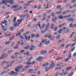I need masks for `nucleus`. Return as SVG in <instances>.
I'll use <instances>...</instances> for the list:
<instances>
[{"label": "nucleus", "mask_w": 76, "mask_h": 76, "mask_svg": "<svg viewBox=\"0 0 76 76\" xmlns=\"http://www.w3.org/2000/svg\"><path fill=\"white\" fill-rule=\"evenodd\" d=\"M9 0H3L2 1L0 2V3L1 4H5V6H7V2L8 3H10V4H13L14 3V0H10L9 1H8Z\"/></svg>", "instance_id": "obj_1"}, {"label": "nucleus", "mask_w": 76, "mask_h": 76, "mask_svg": "<svg viewBox=\"0 0 76 76\" xmlns=\"http://www.w3.org/2000/svg\"><path fill=\"white\" fill-rule=\"evenodd\" d=\"M23 67V65H20L16 67V68L15 69V70L17 72H20V71L19 70V69H22Z\"/></svg>", "instance_id": "obj_2"}, {"label": "nucleus", "mask_w": 76, "mask_h": 76, "mask_svg": "<svg viewBox=\"0 0 76 76\" xmlns=\"http://www.w3.org/2000/svg\"><path fill=\"white\" fill-rule=\"evenodd\" d=\"M51 63H52V64L50 65L49 67V69H52L55 66V64L54 63L53 61H51Z\"/></svg>", "instance_id": "obj_3"}, {"label": "nucleus", "mask_w": 76, "mask_h": 76, "mask_svg": "<svg viewBox=\"0 0 76 76\" xmlns=\"http://www.w3.org/2000/svg\"><path fill=\"white\" fill-rule=\"evenodd\" d=\"M17 72H15L14 71H11L10 73V75L11 76H12V75H14V76H17Z\"/></svg>", "instance_id": "obj_4"}, {"label": "nucleus", "mask_w": 76, "mask_h": 76, "mask_svg": "<svg viewBox=\"0 0 76 76\" xmlns=\"http://www.w3.org/2000/svg\"><path fill=\"white\" fill-rule=\"evenodd\" d=\"M7 56L5 54H3L1 56V57H0V60H2V59H4Z\"/></svg>", "instance_id": "obj_5"}, {"label": "nucleus", "mask_w": 76, "mask_h": 76, "mask_svg": "<svg viewBox=\"0 0 76 76\" xmlns=\"http://www.w3.org/2000/svg\"><path fill=\"white\" fill-rule=\"evenodd\" d=\"M5 63V64H8V63H9V61L7 62L6 61H3L1 63V66H4Z\"/></svg>", "instance_id": "obj_6"}, {"label": "nucleus", "mask_w": 76, "mask_h": 76, "mask_svg": "<svg viewBox=\"0 0 76 76\" xmlns=\"http://www.w3.org/2000/svg\"><path fill=\"white\" fill-rule=\"evenodd\" d=\"M30 35H29L28 37V36H25V39L26 40H27V39H28V40L29 41V40H30Z\"/></svg>", "instance_id": "obj_7"}, {"label": "nucleus", "mask_w": 76, "mask_h": 76, "mask_svg": "<svg viewBox=\"0 0 76 76\" xmlns=\"http://www.w3.org/2000/svg\"><path fill=\"white\" fill-rule=\"evenodd\" d=\"M67 21H72V22H74V19L73 18H69L67 19Z\"/></svg>", "instance_id": "obj_8"}, {"label": "nucleus", "mask_w": 76, "mask_h": 76, "mask_svg": "<svg viewBox=\"0 0 76 76\" xmlns=\"http://www.w3.org/2000/svg\"><path fill=\"white\" fill-rule=\"evenodd\" d=\"M46 50L45 51H40V54H42V55H44L45 53H46Z\"/></svg>", "instance_id": "obj_9"}, {"label": "nucleus", "mask_w": 76, "mask_h": 76, "mask_svg": "<svg viewBox=\"0 0 76 76\" xmlns=\"http://www.w3.org/2000/svg\"><path fill=\"white\" fill-rule=\"evenodd\" d=\"M54 18L55 19H53V22H54V23H55L56 22V20L57 19V18L56 17H55Z\"/></svg>", "instance_id": "obj_10"}, {"label": "nucleus", "mask_w": 76, "mask_h": 76, "mask_svg": "<svg viewBox=\"0 0 76 76\" xmlns=\"http://www.w3.org/2000/svg\"><path fill=\"white\" fill-rule=\"evenodd\" d=\"M20 24L19 23L18 24V23H15V24L14 25V26L16 27H18L19 26V25Z\"/></svg>", "instance_id": "obj_11"}, {"label": "nucleus", "mask_w": 76, "mask_h": 76, "mask_svg": "<svg viewBox=\"0 0 76 76\" xmlns=\"http://www.w3.org/2000/svg\"><path fill=\"white\" fill-rule=\"evenodd\" d=\"M36 48V47L35 46H33V45H31V48H30V50H34Z\"/></svg>", "instance_id": "obj_12"}, {"label": "nucleus", "mask_w": 76, "mask_h": 76, "mask_svg": "<svg viewBox=\"0 0 76 76\" xmlns=\"http://www.w3.org/2000/svg\"><path fill=\"white\" fill-rule=\"evenodd\" d=\"M42 58L41 57H40L39 58H37L36 60L37 61H41V60H42Z\"/></svg>", "instance_id": "obj_13"}, {"label": "nucleus", "mask_w": 76, "mask_h": 76, "mask_svg": "<svg viewBox=\"0 0 76 76\" xmlns=\"http://www.w3.org/2000/svg\"><path fill=\"white\" fill-rule=\"evenodd\" d=\"M33 2H34V0H31L30 1H27V3H28L29 5H30V4L31 3H33Z\"/></svg>", "instance_id": "obj_14"}, {"label": "nucleus", "mask_w": 76, "mask_h": 76, "mask_svg": "<svg viewBox=\"0 0 76 76\" xmlns=\"http://www.w3.org/2000/svg\"><path fill=\"white\" fill-rule=\"evenodd\" d=\"M65 41V39H62L60 40H59L58 42L59 43V42H63V41Z\"/></svg>", "instance_id": "obj_15"}, {"label": "nucleus", "mask_w": 76, "mask_h": 76, "mask_svg": "<svg viewBox=\"0 0 76 76\" xmlns=\"http://www.w3.org/2000/svg\"><path fill=\"white\" fill-rule=\"evenodd\" d=\"M16 19H17L16 17H15L14 18V19L13 20V23H15V22H16Z\"/></svg>", "instance_id": "obj_16"}, {"label": "nucleus", "mask_w": 76, "mask_h": 76, "mask_svg": "<svg viewBox=\"0 0 76 76\" xmlns=\"http://www.w3.org/2000/svg\"><path fill=\"white\" fill-rule=\"evenodd\" d=\"M72 69V67L69 66L67 67L66 69V70H71Z\"/></svg>", "instance_id": "obj_17"}, {"label": "nucleus", "mask_w": 76, "mask_h": 76, "mask_svg": "<svg viewBox=\"0 0 76 76\" xmlns=\"http://www.w3.org/2000/svg\"><path fill=\"white\" fill-rule=\"evenodd\" d=\"M65 25H66V23H65L61 24L60 25L59 27V28H61V27H62V26H64Z\"/></svg>", "instance_id": "obj_18"}, {"label": "nucleus", "mask_w": 76, "mask_h": 76, "mask_svg": "<svg viewBox=\"0 0 76 76\" xmlns=\"http://www.w3.org/2000/svg\"><path fill=\"white\" fill-rule=\"evenodd\" d=\"M17 7L18 6L16 5H14L12 7V9H16V8H17Z\"/></svg>", "instance_id": "obj_19"}, {"label": "nucleus", "mask_w": 76, "mask_h": 76, "mask_svg": "<svg viewBox=\"0 0 76 76\" xmlns=\"http://www.w3.org/2000/svg\"><path fill=\"white\" fill-rule=\"evenodd\" d=\"M74 34H75V33L74 32H73V33H72V34L70 36V38H72V37H73V36L74 35Z\"/></svg>", "instance_id": "obj_20"}, {"label": "nucleus", "mask_w": 76, "mask_h": 76, "mask_svg": "<svg viewBox=\"0 0 76 76\" xmlns=\"http://www.w3.org/2000/svg\"><path fill=\"white\" fill-rule=\"evenodd\" d=\"M60 35H58L56 37V39H60Z\"/></svg>", "instance_id": "obj_21"}, {"label": "nucleus", "mask_w": 76, "mask_h": 76, "mask_svg": "<svg viewBox=\"0 0 76 76\" xmlns=\"http://www.w3.org/2000/svg\"><path fill=\"white\" fill-rule=\"evenodd\" d=\"M53 1H50L49 2H48V3H47V4H51L52 3H53Z\"/></svg>", "instance_id": "obj_22"}, {"label": "nucleus", "mask_w": 76, "mask_h": 76, "mask_svg": "<svg viewBox=\"0 0 76 76\" xmlns=\"http://www.w3.org/2000/svg\"><path fill=\"white\" fill-rule=\"evenodd\" d=\"M62 12V11H61L59 12H57L56 13V14L57 15H60V14H61Z\"/></svg>", "instance_id": "obj_23"}, {"label": "nucleus", "mask_w": 76, "mask_h": 76, "mask_svg": "<svg viewBox=\"0 0 76 76\" xmlns=\"http://www.w3.org/2000/svg\"><path fill=\"white\" fill-rule=\"evenodd\" d=\"M14 38H15V36H14L13 37H11L10 38V41H12V39H14Z\"/></svg>", "instance_id": "obj_24"}, {"label": "nucleus", "mask_w": 76, "mask_h": 76, "mask_svg": "<svg viewBox=\"0 0 76 76\" xmlns=\"http://www.w3.org/2000/svg\"><path fill=\"white\" fill-rule=\"evenodd\" d=\"M54 49H51V50H50L48 52L49 54H50V53H52Z\"/></svg>", "instance_id": "obj_25"}, {"label": "nucleus", "mask_w": 76, "mask_h": 76, "mask_svg": "<svg viewBox=\"0 0 76 76\" xmlns=\"http://www.w3.org/2000/svg\"><path fill=\"white\" fill-rule=\"evenodd\" d=\"M58 18L59 19H63V17L61 15V16L58 17Z\"/></svg>", "instance_id": "obj_26"}, {"label": "nucleus", "mask_w": 76, "mask_h": 76, "mask_svg": "<svg viewBox=\"0 0 76 76\" xmlns=\"http://www.w3.org/2000/svg\"><path fill=\"white\" fill-rule=\"evenodd\" d=\"M72 25H73V23H71L69 26V28H71V27H72V28H74V27L73 26H73H72Z\"/></svg>", "instance_id": "obj_27"}, {"label": "nucleus", "mask_w": 76, "mask_h": 76, "mask_svg": "<svg viewBox=\"0 0 76 76\" xmlns=\"http://www.w3.org/2000/svg\"><path fill=\"white\" fill-rule=\"evenodd\" d=\"M23 19H24L23 18H21L20 20V21L18 23H19V24H20V23H21V22H22V20H23Z\"/></svg>", "instance_id": "obj_28"}, {"label": "nucleus", "mask_w": 76, "mask_h": 76, "mask_svg": "<svg viewBox=\"0 0 76 76\" xmlns=\"http://www.w3.org/2000/svg\"><path fill=\"white\" fill-rule=\"evenodd\" d=\"M61 66H60V68L56 67L55 68V70H61Z\"/></svg>", "instance_id": "obj_29"}, {"label": "nucleus", "mask_w": 76, "mask_h": 76, "mask_svg": "<svg viewBox=\"0 0 76 76\" xmlns=\"http://www.w3.org/2000/svg\"><path fill=\"white\" fill-rule=\"evenodd\" d=\"M63 31V30L61 29L60 30L58 31V34H61L62 32V31Z\"/></svg>", "instance_id": "obj_30"}, {"label": "nucleus", "mask_w": 76, "mask_h": 76, "mask_svg": "<svg viewBox=\"0 0 76 76\" xmlns=\"http://www.w3.org/2000/svg\"><path fill=\"white\" fill-rule=\"evenodd\" d=\"M36 38H38L39 37V34H36V35L35 36Z\"/></svg>", "instance_id": "obj_31"}, {"label": "nucleus", "mask_w": 76, "mask_h": 76, "mask_svg": "<svg viewBox=\"0 0 76 76\" xmlns=\"http://www.w3.org/2000/svg\"><path fill=\"white\" fill-rule=\"evenodd\" d=\"M54 24H52V26H51V29H53L54 28Z\"/></svg>", "instance_id": "obj_32"}, {"label": "nucleus", "mask_w": 76, "mask_h": 76, "mask_svg": "<svg viewBox=\"0 0 76 76\" xmlns=\"http://www.w3.org/2000/svg\"><path fill=\"white\" fill-rule=\"evenodd\" d=\"M36 26H39L40 29H41V25H40V24H39V23H37L36 25Z\"/></svg>", "instance_id": "obj_33"}, {"label": "nucleus", "mask_w": 76, "mask_h": 76, "mask_svg": "<svg viewBox=\"0 0 76 76\" xmlns=\"http://www.w3.org/2000/svg\"><path fill=\"white\" fill-rule=\"evenodd\" d=\"M31 71H33V69H29L26 72V73H30V72H31Z\"/></svg>", "instance_id": "obj_34"}, {"label": "nucleus", "mask_w": 76, "mask_h": 76, "mask_svg": "<svg viewBox=\"0 0 76 76\" xmlns=\"http://www.w3.org/2000/svg\"><path fill=\"white\" fill-rule=\"evenodd\" d=\"M12 58H17V56H13L11 57Z\"/></svg>", "instance_id": "obj_35"}, {"label": "nucleus", "mask_w": 76, "mask_h": 76, "mask_svg": "<svg viewBox=\"0 0 76 76\" xmlns=\"http://www.w3.org/2000/svg\"><path fill=\"white\" fill-rule=\"evenodd\" d=\"M35 35L34 34H32L31 35V38L32 39L33 38V37H35Z\"/></svg>", "instance_id": "obj_36"}, {"label": "nucleus", "mask_w": 76, "mask_h": 76, "mask_svg": "<svg viewBox=\"0 0 76 76\" xmlns=\"http://www.w3.org/2000/svg\"><path fill=\"white\" fill-rule=\"evenodd\" d=\"M76 48L75 47H73L71 49V51L72 52V51H73L75 50V49Z\"/></svg>", "instance_id": "obj_37"}, {"label": "nucleus", "mask_w": 76, "mask_h": 76, "mask_svg": "<svg viewBox=\"0 0 76 76\" xmlns=\"http://www.w3.org/2000/svg\"><path fill=\"white\" fill-rule=\"evenodd\" d=\"M68 57H69V58H71V57H72V54L71 53H70L68 55Z\"/></svg>", "instance_id": "obj_38"}, {"label": "nucleus", "mask_w": 76, "mask_h": 76, "mask_svg": "<svg viewBox=\"0 0 76 76\" xmlns=\"http://www.w3.org/2000/svg\"><path fill=\"white\" fill-rule=\"evenodd\" d=\"M70 58H66V60H64V61H65V62H66V61L67 62V61H68L69 60V59H70Z\"/></svg>", "instance_id": "obj_39"}, {"label": "nucleus", "mask_w": 76, "mask_h": 76, "mask_svg": "<svg viewBox=\"0 0 76 76\" xmlns=\"http://www.w3.org/2000/svg\"><path fill=\"white\" fill-rule=\"evenodd\" d=\"M56 8L57 9H59V8H61V5H57Z\"/></svg>", "instance_id": "obj_40"}, {"label": "nucleus", "mask_w": 76, "mask_h": 76, "mask_svg": "<svg viewBox=\"0 0 76 76\" xmlns=\"http://www.w3.org/2000/svg\"><path fill=\"white\" fill-rule=\"evenodd\" d=\"M46 42V40L45 39H43L42 40V43H45V42Z\"/></svg>", "instance_id": "obj_41"}, {"label": "nucleus", "mask_w": 76, "mask_h": 76, "mask_svg": "<svg viewBox=\"0 0 76 76\" xmlns=\"http://www.w3.org/2000/svg\"><path fill=\"white\" fill-rule=\"evenodd\" d=\"M19 48V47H18V46L17 45L14 47L13 48L14 49H17V48Z\"/></svg>", "instance_id": "obj_42"}, {"label": "nucleus", "mask_w": 76, "mask_h": 76, "mask_svg": "<svg viewBox=\"0 0 76 76\" xmlns=\"http://www.w3.org/2000/svg\"><path fill=\"white\" fill-rule=\"evenodd\" d=\"M23 6H29V5L28 3V4H23Z\"/></svg>", "instance_id": "obj_43"}, {"label": "nucleus", "mask_w": 76, "mask_h": 76, "mask_svg": "<svg viewBox=\"0 0 76 76\" xmlns=\"http://www.w3.org/2000/svg\"><path fill=\"white\" fill-rule=\"evenodd\" d=\"M76 45V43H75L73 44H72L71 45V47H73L74 46H75Z\"/></svg>", "instance_id": "obj_44"}, {"label": "nucleus", "mask_w": 76, "mask_h": 76, "mask_svg": "<svg viewBox=\"0 0 76 76\" xmlns=\"http://www.w3.org/2000/svg\"><path fill=\"white\" fill-rule=\"evenodd\" d=\"M2 29L4 31H6L7 29V28H5L4 29L3 28H2Z\"/></svg>", "instance_id": "obj_45"}, {"label": "nucleus", "mask_w": 76, "mask_h": 76, "mask_svg": "<svg viewBox=\"0 0 76 76\" xmlns=\"http://www.w3.org/2000/svg\"><path fill=\"white\" fill-rule=\"evenodd\" d=\"M37 20V18H34L33 20V22H36Z\"/></svg>", "instance_id": "obj_46"}, {"label": "nucleus", "mask_w": 76, "mask_h": 76, "mask_svg": "<svg viewBox=\"0 0 76 76\" xmlns=\"http://www.w3.org/2000/svg\"><path fill=\"white\" fill-rule=\"evenodd\" d=\"M50 41H46L45 43L46 44H49V43H50Z\"/></svg>", "instance_id": "obj_47"}, {"label": "nucleus", "mask_w": 76, "mask_h": 76, "mask_svg": "<svg viewBox=\"0 0 76 76\" xmlns=\"http://www.w3.org/2000/svg\"><path fill=\"white\" fill-rule=\"evenodd\" d=\"M52 35L51 34H48V37L50 39Z\"/></svg>", "instance_id": "obj_48"}, {"label": "nucleus", "mask_w": 76, "mask_h": 76, "mask_svg": "<svg viewBox=\"0 0 76 76\" xmlns=\"http://www.w3.org/2000/svg\"><path fill=\"white\" fill-rule=\"evenodd\" d=\"M35 61H33L32 62H31V64H32V65H34L35 64Z\"/></svg>", "instance_id": "obj_49"}, {"label": "nucleus", "mask_w": 76, "mask_h": 76, "mask_svg": "<svg viewBox=\"0 0 76 76\" xmlns=\"http://www.w3.org/2000/svg\"><path fill=\"white\" fill-rule=\"evenodd\" d=\"M49 28V27H47L46 26V28L45 29V31H48V29Z\"/></svg>", "instance_id": "obj_50"}, {"label": "nucleus", "mask_w": 76, "mask_h": 76, "mask_svg": "<svg viewBox=\"0 0 76 76\" xmlns=\"http://www.w3.org/2000/svg\"><path fill=\"white\" fill-rule=\"evenodd\" d=\"M10 41L7 42L5 43V45H7V44H10Z\"/></svg>", "instance_id": "obj_51"}, {"label": "nucleus", "mask_w": 76, "mask_h": 76, "mask_svg": "<svg viewBox=\"0 0 76 76\" xmlns=\"http://www.w3.org/2000/svg\"><path fill=\"white\" fill-rule=\"evenodd\" d=\"M61 64H63V63H59L57 64V66H60Z\"/></svg>", "instance_id": "obj_52"}, {"label": "nucleus", "mask_w": 76, "mask_h": 76, "mask_svg": "<svg viewBox=\"0 0 76 76\" xmlns=\"http://www.w3.org/2000/svg\"><path fill=\"white\" fill-rule=\"evenodd\" d=\"M15 62V61H12L10 62V66H12L13 63Z\"/></svg>", "instance_id": "obj_53"}, {"label": "nucleus", "mask_w": 76, "mask_h": 76, "mask_svg": "<svg viewBox=\"0 0 76 76\" xmlns=\"http://www.w3.org/2000/svg\"><path fill=\"white\" fill-rule=\"evenodd\" d=\"M29 46H28L27 47H25V48L26 49V50H28V49L29 48Z\"/></svg>", "instance_id": "obj_54"}, {"label": "nucleus", "mask_w": 76, "mask_h": 76, "mask_svg": "<svg viewBox=\"0 0 76 76\" xmlns=\"http://www.w3.org/2000/svg\"><path fill=\"white\" fill-rule=\"evenodd\" d=\"M57 27L56 26L54 28V31H57Z\"/></svg>", "instance_id": "obj_55"}, {"label": "nucleus", "mask_w": 76, "mask_h": 76, "mask_svg": "<svg viewBox=\"0 0 76 76\" xmlns=\"http://www.w3.org/2000/svg\"><path fill=\"white\" fill-rule=\"evenodd\" d=\"M50 26V23H48L46 25V26L48 27H49Z\"/></svg>", "instance_id": "obj_56"}, {"label": "nucleus", "mask_w": 76, "mask_h": 76, "mask_svg": "<svg viewBox=\"0 0 76 76\" xmlns=\"http://www.w3.org/2000/svg\"><path fill=\"white\" fill-rule=\"evenodd\" d=\"M41 6H39L37 8V9H38V10H39V9H40V8H41Z\"/></svg>", "instance_id": "obj_57"}, {"label": "nucleus", "mask_w": 76, "mask_h": 76, "mask_svg": "<svg viewBox=\"0 0 76 76\" xmlns=\"http://www.w3.org/2000/svg\"><path fill=\"white\" fill-rule=\"evenodd\" d=\"M24 31H25V30H24V29H21L20 31L21 32H24Z\"/></svg>", "instance_id": "obj_58"}, {"label": "nucleus", "mask_w": 76, "mask_h": 76, "mask_svg": "<svg viewBox=\"0 0 76 76\" xmlns=\"http://www.w3.org/2000/svg\"><path fill=\"white\" fill-rule=\"evenodd\" d=\"M71 5V4H68L66 5V7H69V6H70Z\"/></svg>", "instance_id": "obj_59"}, {"label": "nucleus", "mask_w": 76, "mask_h": 76, "mask_svg": "<svg viewBox=\"0 0 76 76\" xmlns=\"http://www.w3.org/2000/svg\"><path fill=\"white\" fill-rule=\"evenodd\" d=\"M18 9H16L13 10L14 12H16V11H18Z\"/></svg>", "instance_id": "obj_60"}, {"label": "nucleus", "mask_w": 76, "mask_h": 76, "mask_svg": "<svg viewBox=\"0 0 76 76\" xmlns=\"http://www.w3.org/2000/svg\"><path fill=\"white\" fill-rule=\"evenodd\" d=\"M73 72H72L71 73V75H69V76H72L73 75Z\"/></svg>", "instance_id": "obj_61"}, {"label": "nucleus", "mask_w": 76, "mask_h": 76, "mask_svg": "<svg viewBox=\"0 0 76 76\" xmlns=\"http://www.w3.org/2000/svg\"><path fill=\"white\" fill-rule=\"evenodd\" d=\"M26 64H31V62H26Z\"/></svg>", "instance_id": "obj_62"}, {"label": "nucleus", "mask_w": 76, "mask_h": 76, "mask_svg": "<svg viewBox=\"0 0 76 76\" xmlns=\"http://www.w3.org/2000/svg\"><path fill=\"white\" fill-rule=\"evenodd\" d=\"M10 29L11 31H13V30H14V28H13L11 27L10 28Z\"/></svg>", "instance_id": "obj_63"}, {"label": "nucleus", "mask_w": 76, "mask_h": 76, "mask_svg": "<svg viewBox=\"0 0 76 76\" xmlns=\"http://www.w3.org/2000/svg\"><path fill=\"white\" fill-rule=\"evenodd\" d=\"M41 33H45V30H42L41 31Z\"/></svg>", "instance_id": "obj_64"}]
</instances>
